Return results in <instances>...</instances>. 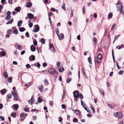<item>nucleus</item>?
Wrapping results in <instances>:
<instances>
[{
    "label": "nucleus",
    "mask_w": 124,
    "mask_h": 124,
    "mask_svg": "<svg viewBox=\"0 0 124 124\" xmlns=\"http://www.w3.org/2000/svg\"><path fill=\"white\" fill-rule=\"evenodd\" d=\"M64 35H61L60 37V39H59L60 40H61V39H64Z\"/></svg>",
    "instance_id": "51"
},
{
    "label": "nucleus",
    "mask_w": 124,
    "mask_h": 124,
    "mask_svg": "<svg viewBox=\"0 0 124 124\" xmlns=\"http://www.w3.org/2000/svg\"><path fill=\"white\" fill-rule=\"evenodd\" d=\"M81 70L82 72L83 73V74H85V70L84 69V68H81Z\"/></svg>",
    "instance_id": "42"
},
{
    "label": "nucleus",
    "mask_w": 124,
    "mask_h": 124,
    "mask_svg": "<svg viewBox=\"0 0 124 124\" xmlns=\"http://www.w3.org/2000/svg\"><path fill=\"white\" fill-rule=\"evenodd\" d=\"M116 25V24L114 23L112 25V27L111 29V30H113L115 28V26Z\"/></svg>",
    "instance_id": "36"
},
{
    "label": "nucleus",
    "mask_w": 124,
    "mask_h": 124,
    "mask_svg": "<svg viewBox=\"0 0 124 124\" xmlns=\"http://www.w3.org/2000/svg\"><path fill=\"white\" fill-rule=\"evenodd\" d=\"M41 42L43 44H44L45 43V40L43 38H41L40 40Z\"/></svg>",
    "instance_id": "33"
},
{
    "label": "nucleus",
    "mask_w": 124,
    "mask_h": 124,
    "mask_svg": "<svg viewBox=\"0 0 124 124\" xmlns=\"http://www.w3.org/2000/svg\"><path fill=\"white\" fill-rule=\"evenodd\" d=\"M116 66L118 69H120V67H119L118 63L117 62H116Z\"/></svg>",
    "instance_id": "61"
},
{
    "label": "nucleus",
    "mask_w": 124,
    "mask_h": 124,
    "mask_svg": "<svg viewBox=\"0 0 124 124\" xmlns=\"http://www.w3.org/2000/svg\"><path fill=\"white\" fill-rule=\"evenodd\" d=\"M29 59L30 61H33L35 60V56L32 55L30 56L29 58Z\"/></svg>",
    "instance_id": "14"
},
{
    "label": "nucleus",
    "mask_w": 124,
    "mask_h": 124,
    "mask_svg": "<svg viewBox=\"0 0 124 124\" xmlns=\"http://www.w3.org/2000/svg\"><path fill=\"white\" fill-rule=\"evenodd\" d=\"M73 11L71 10V14H70V17H72L73 16Z\"/></svg>",
    "instance_id": "49"
},
{
    "label": "nucleus",
    "mask_w": 124,
    "mask_h": 124,
    "mask_svg": "<svg viewBox=\"0 0 124 124\" xmlns=\"http://www.w3.org/2000/svg\"><path fill=\"white\" fill-rule=\"evenodd\" d=\"M3 75L5 78H8V75L7 72H4L3 73Z\"/></svg>",
    "instance_id": "29"
},
{
    "label": "nucleus",
    "mask_w": 124,
    "mask_h": 124,
    "mask_svg": "<svg viewBox=\"0 0 124 124\" xmlns=\"http://www.w3.org/2000/svg\"><path fill=\"white\" fill-rule=\"evenodd\" d=\"M93 40L94 41V43L95 44V45H96L97 43V39L95 37H93Z\"/></svg>",
    "instance_id": "26"
},
{
    "label": "nucleus",
    "mask_w": 124,
    "mask_h": 124,
    "mask_svg": "<svg viewBox=\"0 0 124 124\" xmlns=\"http://www.w3.org/2000/svg\"><path fill=\"white\" fill-rule=\"evenodd\" d=\"M116 6L117 8V10L120 11V14L122 15L123 14V6L119 2H117L116 4Z\"/></svg>",
    "instance_id": "1"
},
{
    "label": "nucleus",
    "mask_w": 124,
    "mask_h": 124,
    "mask_svg": "<svg viewBox=\"0 0 124 124\" xmlns=\"http://www.w3.org/2000/svg\"><path fill=\"white\" fill-rule=\"evenodd\" d=\"M24 110L26 112H28L29 111V109L28 108H24Z\"/></svg>",
    "instance_id": "56"
},
{
    "label": "nucleus",
    "mask_w": 124,
    "mask_h": 124,
    "mask_svg": "<svg viewBox=\"0 0 124 124\" xmlns=\"http://www.w3.org/2000/svg\"><path fill=\"white\" fill-rule=\"evenodd\" d=\"M14 107L16 109H17L18 108V105L17 104H15L14 105Z\"/></svg>",
    "instance_id": "39"
},
{
    "label": "nucleus",
    "mask_w": 124,
    "mask_h": 124,
    "mask_svg": "<svg viewBox=\"0 0 124 124\" xmlns=\"http://www.w3.org/2000/svg\"><path fill=\"white\" fill-rule=\"evenodd\" d=\"M26 67L27 68H29L31 67V66L29 64H27L26 65Z\"/></svg>",
    "instance_id": "52"
},
{
    "label": "nucleus",
    "mask_w": 124,
    "mask_h": 124,
    "mask_svg": "<svg viewBox=\"0 0 124 124\" xmlns=\"http://www.w3.org/2000/svg\"><path fill=\"white\" fill-rule=\"evenodd\" d=\"M12 94L14 96V99L15 101H17L18 96L17 91L16 90H14L12 92Z\"/></svg>",
    "instance_id": "4"
},
{
    "label": "nucleus",
    "mask_w": 124,
    "mask_h": 124,
    "mask_svg": "<svg viewBox=\"0 0 124 124\" xmlns=\"http://www.w3.org/2000/svg\"><path fill=\"white\" fill-rule=\"evenodd\" d=\"M85 104L84 105H83V107L86 110L87 112L89 113H91V111L89 109H87V108L86 107H85Z\"/></svg>",
    "instance_id": "16"
},
{
    "label": "nucleus",
    "mask_w": 124,
    "mask_h": 124,
    "mask_svg": "<svg viewBox=\"0 0 124 124\" xmlns=\"http://www.w3.org/2000/svg\"><path fill=\"white\" fill-rule=\"evenodd\" d=\"M99 91L100 93L102 95H104L105 93L104 91L102 89H100L99 90Z\"/></svg>",
    "instance_id": "28"
},
{
    "label": "nucleus",
    "mask_w": 124,
    "mask_h": 124,
    "mask_svg": "<svg viewBox=\"0 0 124 124\" xmlns=\"http://www.w3.org/2000/svg\"><path fill=\"white\" fill-rule=\"evenodd\" d=\"M49 105L51 106L52 107L53 105V101H49Z\"/></svg>",
    "instance_id": "35"
},
{
    "label": "nucleus",
    "mask_w": 124,
    "mask_h": 124,
    "mask_svg": "<svg viewBox=\"0 0 124 124\" xmlns=\"http://www.w3.org/2000/svg\"><path fill=\"white\" fill-rule=\"evenodd\" d=\"M1 93L3 95L6 92V90L5 89H3L1 91Z\"/></svg>",
    "instance_id": "19"
},
{
    "label": "nucleus",
    "mask_w": 124,
    "mask_h": 124,
    "mask_svg": "<svg viewBox=\"0 0 124 124\" xmlns=\"http://www.w3.org/2000/svg\"><path fill=\"white\" fill-rule=\"evenodd\" d=\"M37 65L36 63H35L33 65H32V66H37L39 68V67H40V65L39 64V63L38 62H37Z\"/></svg>",
    "instance_id": "21"
},
{
    "label": "nucleus",
    "mask_w": 124,
    "mask_h": 124,
    "mask_svg": "<svg viewBox=\"0 0 124 124\" xmlns=\"http://www.w3.org/2000/svg\"><path fill=\"white\" fill-rule=\"evenodd\" d=\"M21 10V8L20 7H16L14 9V10H15L16 11L18 12H20Z\"/></svg>",
    "instance_id": "18"
},
{
    "label": "nucleus",
    "mask_w": 124,
    "mask_h": 124,
    "mask_svg": "<svg viewBox=\"0 0 124 124\" xmlns=\"http://www.w3.org/2000/svg\"><path fill=\"white\" fill-rule=\"evenodd\" d=\"M32 5V3H29V2H28L27 3L26 5V7L27 8H30L31 7Z\"/></svg>",
    "instance_id": "27"
},
{
    "label": "nucleus",
    "mask_w": 124,
    "mask_h": 124,
    "mask_svg": "<svg viewBox=\"0 0 124 124\" xmlns=\"http://www.w3.org/2000/svg\"><path fill=\"white\" fill-rule=\"evenodd\" d=\"M73 120L74 122H77L78 121V119L76 118H74Z\"/></svg>",
    "instance_id": "45"
},
{
    "label": "nucleus",
    "mask_w": 124,
    "mask_h": 124,
    "mask_svg": "<svg viewBox=\"0 0 124 124\" xmlns=\"http://www.w3.org/2000/svg\"><path fill=\"white\" fill-rule=\"evenodd\" d=\"M13 33L14 34H17L18 33V31L17 30H15L13 31Z\"/></svg>",
    "instance_id": "43"
},
{
    "label": "nucleus",
    "mask_w": 124,
    "mask_h": 124,
    "mask_svg": "<svg viewBox=\"0 0 124 124\" xmlns=\"http://www.w3.org/2000/svg\"><path fill=\"white\" fill-rule=\"evenodd\" d=\"M11 115L14 117H15L16 116V113H15L14 114L12 113L11 114Z\"/></svg>",
    "instance_id": "46"
},
{
    "label": "nucleus",
    "mask_w": 124,
    "mask_h": 124,
    "mask_svg": "<svg viewBox=\"0 0 124 124\" xmlns=\"http://www.w3.org/2000/svg\"><path fill=\"white\" fill-rule=\"evenodd\" d=\"M50 48L51 50L53 52H54L55 51V50L53 44L52 43H49Z\"/></svg>",
    "instance_id": "6"
},
{
    "label": "nucleus",
    "mask_w": 124,
    "mask_h": 124,
    "mask_svg": "<svg viewBox=\"0 0 124 124\" xmlns=\"http://www.w3.org/2000/svg\"><path fill=\"white\" fill-rule=\"evenodd\" d=\"M43 88V85H41L39 87V89L41 91H42V89Z\"/></svg>",
    "instance_id": "44"
},
{
    "label": "nucleus",
    "mask_w": 124,
    "mask_h": 124,
    "mask_svg": "<svg viewBox=\"0 0 124 124\" xmlns=\"http://www.w3.org/2000/svg\"><path fill=\"white\" fill-rule=\"evenodd\" d=\"M114 115L115 117L118 118H121L123 117L122 113L120 112L115 113L114 114Z\"/></svg>",
    "instance_id": "3"
},
{
    "label": "nucleus",
    "mask_w": 124,
    "mask_h": 124,
    "mask_svg": "<svg viewBox=\"0 0 124 124\" xmlns=\"http://www.w3.org/2000/svg\"><path fill=\"white\" fill-rule=\"evenodd\" d=\"M1 54L2 56H5L6 55L5 53L4 52H1Z\"/></svg>",
    "instance_id": "47"
},
{
    "label": "nucleus",
    "mask_w": 124,
    "mask_h": 124,
    "mask_svg": "<svg viewBox=\"0 0 124 124\" xmlns=\"http://www.w3.org/2000/svg\"><path fill=\"white\" fill-rule=\"evenodd\" d=\"M71 80V78H69L68 79H67V83H69L70 81Z\"/></svg>",
    "instance_id": "50"
},
{
    "label": "nucleus",
    "mask_w": 124,
    "mask_h": 124,
    "mask_svg": "<svg viewBox=\"0 0 124 124\" xmlns=\"http://www.w3.org/2000/svg\"><path fill=\"white\" fill-rule=\"evenodd\" d=\"M13 21V18H12L10 20H8L7 21V22L6 23V24H11L12 23Z\"/></svg>",
    "instance_id": "20"
},
{
    "label": "nucleus",
    "mask_w": 124,
    "mask_h": 124,
    "mask_svg": "<svg viewBox=\"0 0 124 124\" xmlns=\"http://www.w3.org/2000/svg\"><path fill=\"white\" fill-rule=\"evenodd\" d=\"M112 56L113 57V60L114 61V62H115V57L114 54V53H113V50H112Z\"/></svg>",
    "instance_id": "32"
},
{
    "label": "nucleus",
    "mask_w": 124,
    "mask_h": 124,
    "mask_svg": "<svg viewBox=\"0 0 124 124\" xmlns=\"http://www.w3.org/2000/svg\"><path fill=\"white\" fill-rule=\"evenodd\" d=\"M35 26H37L35 29H34L33 30V31L34 32H38L39 30V26L37 25H36Z\"/></svg>",
    "instance_id": "9"
},
{
    "label": "nucleus",
    "mask_w": 124,
    "mask_h": 124,
    "mask_svg": "<svg viewBox=\"0 0 124 124\" xmlns=\"http://www.w3.org/2000/svg\"><path fill=\"white\" fill-rule=\"evenodd\" d=\"M33 120H36L37 119V116H32Z\"/></svg>",
    "instance_id": "48"
},
{
    "label": "nucleus",
    "mask_w": 124,
    "mask_h": 124,
    "mask_svg": "<svg viewBox=\"0 0 124 124\" xmlns=\"http://www.w3.org/2000/svg\"><path fill=\"white\" fill-rule=\"evenodd\" d=\"M74 97L75 98H78L79 95L78 92L77 91H75L73 92Z\"/></svg>",
    "instance_id": "7"
},
{
    "label": "nucleus",
    "mask_w": 124,
    "mask_h": 124,
    "mask_svg": "<svg viewBox=\"0 0 124 124\" xmlns=\"http://www.w3.org/2000/svg\"><path fill=\"white\" fill-rule=\"evenodd\" d=\"M47 65L46 63L45 62L43 64V66L44 67H46Z\"/></svg>",
    "instance_id": "58"
},
{
    "label": "nucleus",
    "mask_w": 124,
    "mask_h": 124,
    "mask_svg": "<svg viewBox=\"0 0 124 124\" xmlns=\"http://www.w3.org/2000/svg\"><path fill=\"white\" fill-rule=\"evenodd\" d=\"M16 48L22 50V46L18 44H17L15 45Z\"/></svg>",
    "instance_id": "12"
},
{
    "label": "nucleus",
    "mask_w": 124,
    "mask_h": 124,
    "mask_svg": "<svg viewBox=\"0 0 124 124\" xmlns=\"http://www.w3.org/2000/svg\"><path fill=\"white\" fill-rule=\"evenodd\" d=\"M27 16L30 19L33 18L34 17L33 15L31 13H28L27 14Z\"/></svg>",
    "instance_id": "17"
},
{
    "label": "nucleus",
    "mask_w": 124,
    "mask_h": 124,
    "mask_svg": "<svg viewBox=\"0 0 124 124\" xmlns=\"http://www.w3.org/2000/svg\"><path fill=\"white\" fill-rule=\"evenodd\" d=\"M12 95L11 94H8V98H11L12 97Z\"/></svg>",
    "instance_id": "64"
},
{
    "label": "nucleus",
    "mask_w": 124,
    "mask_h": 124,
    "mask_svg": "<svg viewBox=\"0 0 124 124\" xmlns=\"http://www.w3.org/2000/svg\"><path fill=\"white\" fill-rule=\"evenodd\" d=\"M94 17L95 18H96L97 17V14L96 13H94L93 14Z\"/></svg>",
    "instance_id": "60"
},
{
    "label": "nucleus",
    "mask_w": 124,
    "mask_h": 124,
    "mask_svg": "<svg viewBox=\"0 0 124 124\" xmlns=\"http://www.w3.org/2000/svg\"><path fill=\"white\" fill-rule=\"evenodd\" d=\"M34 98L33 96H32L31 99L28 101V102L29 104H32L34 103Z\"/></svg>",
    "instance_id": "8"
},
{
    "label": "nucleus",
    "mask_w": 124,
    "mask_h": 124,
    "mask_svg": "<svg viewBox=\"0 0 124 124\" xmlns=\"http://www.w3.org/2000/svg\"><path fill=\"white\" fill-rule=\"evenodd\" d=\"M62 108H66L65 106L63 104H62Z\"/></svg>",
    "instance_id": "62"
},
{
    "label": "nucleus",
    "mask_w": 124,
    "mask_h": 124,
    "mask_svg": "<svg viewBox=\"0 0 124 124\" xmlns=\"http://www.w3.org/2000/svg\"><path fill=\"white\" fill-rule=\"evenodd\" d=\"M23 22V21L22 20H20L17 23V26L19 27L21 26V24Z\"/></svg>",
    "instance_id": "22"
},
{
    "label": "nucleus",
    "mask_w": 124,
    "mask_h": 124,
    "mask_svg": "<svg viewBox=\"0 0 124 124\" xmlns=\"http://www.w3.org/2000/svg\"><path fill=\"white\" fill-rule=\"evenodd\" d=\"M25 30V29L23 27H21L19 29V31L20 32H23Z\"/></svg>",
    "instance_id": "30"
},
{
    "label": "nucleus",
    "mask_w": 124,
    "mask_h": 124,
    "mask_svg": "<svg viewBox=\"0 0 124 124\" xmlns=\"http://www.w3.org/2000/svg\"><path fill=\"white\" fill-rule=\"evenodd\" d=\"M112 16V13H110L108 15V18H111Z\"/></svg>",
    "instance_id": "31"
},
{
    "label": "nucleus",
    "mask_w": 124,
    "mask_h": 124,
    "mask_svg": "<svg viewBox=\"0 0 124 124\" xmlns=\"http://www.w3.org/2000/svg\"><path fill=\"white\" fill-rule=\"evenodd\" d=\"M88 61L89 62V63L91 64H92V59L90 57H89L88 58Z\"/></svg>",
    "instance_id": "24"
},
{
    "label": "nucleus",
    "mask_w": 124,
    "mask_h": 124,
    "mask_svg": "<svg viewBox=\"0 0 124 124\" xmlns=\"http://www.w3.org/2000/svg\"><path fill=\"white\" fill-rule=\"evenodd\" d=\"M102 57V54L101 53H99L98 55L97 58L99 60H101Z\"/></svg>",
    "instance_id": "15"
},
{
    "label": "nucleus",
    "mask_w": 124,
    "mask_h": 124,
    "mask_svg": "<svg viewBox=\"0 0 124 124\" xmlns=\"http://www.w3.org/2000/svg\"><path fill=\"white\" fill-rule=\"evenodd\" d=\"M11 14V12L9 11H8L6 14L7 17L6 18H5V19L7 20L10 19L11 17V16L10 15Z\"/></svg>",
    "instance_id": "5"
},
{
    "label": "nucleus",
    "mask_w": 124,
    "mask_h": 124,
    "mask_svg": "<svg viewBox=\"0 0 124 124\" xmlns=\"http://www.w3.org/2000/svg\"><path fill=\"white\" fill-rule=\"evenodd\" d=\"M65 3H63L62 5V8L64 9V10H66V8L65 7Z\"/></svg>",
    "instance_id": "34"
},
{
    "label": "nucleus",
    "mask_w": 124,
    "mask_h": 124,
    "mask_svg": "<svg viewBox=\"0 0 124 124\" xmlns=\"http://www.w3.org/2000/svg\"><path fill=\"white\" fill-rule=\"evenodd\" d=\"M60 62H57V67H59L60 66Z\"/></svg>",
    "instance_id": "59"
},
{
    "label": "nucleus",
    "mask_w": 124,
    "mask_h": 124,
    "mask_svg": "<svg viewBox=\"0 0 124 124\" xmlns=\"http://www.w3.org/2000/svg\"><path fill=\"white\" fill-rule=\"evenodd\" d=\"M8 81L9 83H11L12 82V79L11 78L9 77L8 78Z\"/></svg>",
    "instance_id": "37"
},
{
    "label": "nucleus",
    "mask_w": 124,
    "mask_h": 124,
    "mask_svg": "<svg viewBox=\"0 0 124 124\" xmlns=\"http://www.w3.org/2000/svg\"><path fill=\"white\" fill-rule=\"evenodd\" d=\"M29 26L30 27H31L33 26L32 23H30L29 24Z\"/></svg>",
    "instance_id": "55"
},
{
    "label": "nucleus",
    "mask_w": 124,
    "mask_h": 124,
    "mask_svg": "<svg viewBox=\"0 0 124 124\" xmlns=\"http://www.w3.org/2000/svg\"><path fill=\"white\" fill-rule=\"evenodd\" d=\"M12 29H10L8 30L7 31V33L8 34H10V32H12Z\"/></svg>",
    "instance_id": "41"
},
{
    "label": "nucleus",
    "mask_w": 124,
    "mask_h": 124,
    "mask_svg": "<svg viewBox=\"0 0 124 124\" xmlns=\"http://www.w3.org/2000/svg\"><path fill=\"white\" fill-rule=\"evenodd\" d=\"M38 102L39 103H40L41 101V99L40 97L38 98Z\"/></svg>",
    "instance_id": "54"
},
{
    "label": "nucleus",
    "mask_w": 124,
    "mask_h": 124,
    "mask_svg": "<svg viewBox=\"0 0 124 124\" xmlns=\"http://www.w3.org/2000/svg\"><path fill=\"white\" fill-rule=\"evenodd\" d=\"M79 98L81 99H82L83 98V96L82 94L81 93V94L79 95Z\"/></svg>",
    "instance_id": "57"
},
{
    "label": "nucleus",
    "mask_w": 124,
    "mask_h": 124,
    "mask_svg": "<svg viewBox=\"0 0 124 124\" xmlns=\"http://www.w3.org/2000/svg\"><path fill=\"white\" fill-rule=\"evenodd\" d=\"M34 40H35V41H33V44L35 46L37 45V41L35 39H34Z\"/></svg>",
    "instance_id": "38"
},
{
    "label": "nucleus",
    "mask_w": 124,
    "mask_h": 124,
    "mask_svg": "<svg viewBox=\"0 0 124 124\" xmlns=\"http://www.w3.org/2000/svg\"><path fill=\"white\" fill-rule=\"evenodd\" d=\"M64 70V69L63 67H62V68H59L58 69V70L60 72H62Z\"/></svg>",
    "instance_id": "23"
},
{
    "label": "nucleus",
    "mask_w": 124,
    "mask_h": 124,
    "mask_svg": "<svg viewBox=\"0 0 124 124\" xmlns=\"http://www.w3.org/2000/svg\"><path fill=\"white\" fill-rule=\"evenodd\" d=\"M90 108L92 109L93 113H94L95 112V110L94 109V108L93 107V106L91 105L90 106Z\"/></svg>",
    "instance_id": "25"
},
{
    "label": "nucleus",
    "mask_w": 124,
    "mask_h": 124,
    "mask_svg": "<svg viewBox=\"0 0 124 124\" xmlns=\"http://www.w3.org/2000/svg\"><path fill=\"white\" fill-rule=\"evenodd\" d=\"M25 35L27 37H29V33L27 32H26Z\"/></svg>",
    "instance_id": "53"
},
{
    "label": "nucleus",
    "mask_w": 124,
    "mask_h": 124,
    "mask_svg": "<svg viewBox=\"0 0 124 124\" xmlns=\"http://www.w3.org/2000/svg\"><path fill=\"white\" fill-rule=\"evenodd\" d=\"M30 48L31 51L32 52H34L36 50V48L33 45H31L30 47Z\"/></svg>",
    "instance_id": "13"
},
{
    "label": "nucleus",
    "mask_w": 124,
    "mask_h": 124,
    "mask_svg": "<svg viewBox=\"0 0 124 124\" xmlns=\"http://www.w3.org/2000/svg\"><path fill=\"white\" fill-rule=\"evenodd\" d=\"M51 10L53 12H56L57 10L56 9H55L53 8H52L51 9Z\"/></svg>",
    "instance_id": "40"
},
{
    "label": "nucleus",
    "mask_w": 124,
    "mask_h": 124,
    "mask_svg": "<svg viewBox=\"0 0 124 124\" xmlns=\"http://www.w3.org/2000/svg\"><path fill=\"white\" fill-rule=\"evenodd\" d=\"M48 72L51 75H57V73L56 72V70L53 68H50L48 70Z\"/></svg>",
    "instance_id": "2"
},
{
    "label": "nucleus",
    "mask_w": 124,
    "mask_h": 124,
    "mask_svg": "<svg viewBox=\"0 0 124 124\" xmlns=\"http://www.w3.org/2000/svg\"><path fill=\"white\" fill-rule=\"evenodd\" d=\"M72 110L74 112V113L76 114V115H79L80 114V113L79 110H74L72 109Z\"/></svg>",
    "instance_id": "11"
},
{
    "label": "nucleus",
    "mask_w": 124,
    "mask_h": 124,
    "mask_svg": "<svg viewBox=\"0 0 124 124\" xmlns=\"http://www.w3.org/2000/svg\"><path fill=\"white\" fill-rule=\"evenodd\" d=\"M27 114L25 113H23L21 114L20 115V116L21 117L23 118V119H25L26 117L27 116Z\"/></svg>",
    "instance_id": "10"
},
{
    "label": "nucleus",
    "mask_w": 124,
    "mask_h": 124,
    "mask_svg": "<svg viewBox=\"0 0 124 124\" xmlns=\"http://www.w3.org/2000/svg\"><path fill=\"white\" fill-rule=\"evenodd\" d=\"M123 72V71L122 70H121L119 72V74H122Z\"/></svg>",
    "instance_id": "63"
}]
</instances>
